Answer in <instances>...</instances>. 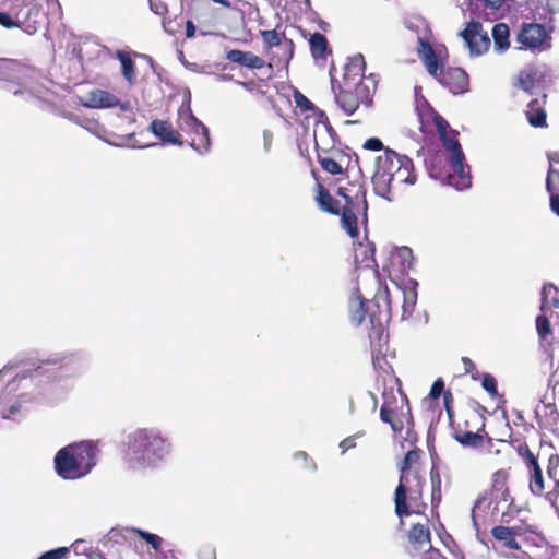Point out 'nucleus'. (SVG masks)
Wrapping results in <instances>:
<instances>
[{
	"label": "nucleus",
	"mask_w": 559,
	"mask_h": 559,
	"mask_svg": "<svg viewBox=\"0 0 559 559\" xmlns=\"http://www.w3.org/2000/svg\"><path fill=\"white\" fill-rule=\"evenodd\" d=\"M431 481H432V503L437 504L441 501V479L435 469H431Z\"/></svg>",
	"instance_id": "44"
},
{
	"label": "nucleus",
	"mask_w": 559,
	"mask_h": 559,
	"mask_svg": "<svg viewBox=\"0 0 559 559\" xmlns=\"http://www.w3.org/2000/svg\"><path fill=\"white\" fill-rule=\"evenodd\" d=\"M55 471L59 477L75 480L91 473L97 462V449L91 441L69 444L55 456Z\"/></svg>",
	"instance_id": "3"
},
{
	"label": "nucleus",
	"mask_w": 559,
	"mask_h": 559,
	"mask_svg": "<svg viewBox=\"0 0 559 559\" xmlns=\"http://www.w3.org/2000/svg\"><path fill=\"white\" fill-rule=\"evenodd\" d=\"M414 165L406 155L385 148L376 159L372 175L374 193L388 201H393L391 191L394 183L414 185L416 176L413 174Z\"/></svg>",
	"instance_id": "2"
},
{
	"label": "nucleus",
	"mask_w": 559,
	"mask_h": 559,
	"mask_svg": "<svg viewBox=\"0 0 559 559\" xmlns=\"http://www.w3.org/2000/svg\"><path fill=\"white\" fill-rule=\"evenodd\" d=\"M226 59L249 69H261L265 64L264 60L259 56L250 51H242L238 49L229 50L226 55Z\"/></svg>",
	"instance_id": "22"
},
{
	"label": "nucleus",
	"mask_w": 559,
	"mask_h": 559,
	"mask_svg": "<svg viewBox=\"0 0 559 559\" xmlns=\"http://www.w3.org/2000/svg\"><path fill=\"white\" fill-rule=\"evenodd\" d=\"M199 559H216L215 549L211 546H204L200 548L198 552Z\"/></svg>",
	"instance_id": "55"
},
{
	"label": "nucleus",
	"mask_w": 559,
	"mask_h": 559,
	"mask_svg": "<svg viewBox=\"0 0 559 559\" xmlns=\"http://www.w3.org/2000/svg\"><path fill=\"white\" fill-rule=\"evenodd\" d=\"M464 45L468 48L471 56H480L490 46V38L483 32L481 24L472 19L464 31L460 33Z\"/></svg>",
	"instance_id": "14"
},
{
	"label": "nucleus",
	"mask_w": 559,
	"mask_h": 559,
	"mask_svg": "<svg viewBox=\"0 0 559 559\" xmlns=\"http://www.w3.org/2000/svg\"><path fill=\"white\" fill-rule=\"evenodd\" d=\"M263 138V151L265 154H269L273 144V132L270 130H263L262 132Z\"/></svg>",
	"instance_id": "53"
},
{
	"label": "nucleus",
	"mask_w": 559,
	"mask_h": 559,
	"mask_svg": "<svg viewBox=\"0 0 559 559\" xmlns=\"http://www.w3.org/2000/svg\"><path fill=\"white\" fill-rule=\"evenodd\" d=\"M491 534L504 547H507L509 549H514V550L520 549V545L518 544L515 538H513V533L511 530H509L508 526H502V525L495 526L491 530Z\"/></svg>",
	"instance_id": "31"
},
{
	"label": "nucleus",
	"mask_w": 559,
	"mask_h": 559,
	"mask_svg": "<svg viewBox=\"0 0 559 559\" xmlns=\"http://www.w3.org/2000/svg\"><path fill=\"white\" fill-rule=\"evenodd\" d=\"M462 362L466 372H472L476 368L475 364L468 357H463Z\"/></svg>",
	"instance_id": "62"
},
{
	"label": "nucleus",
	"mask_w": 559,
	"mask_h": 559,
	"mask_svg": "<svg viewBox=\"0 0 559 559\" xmlns=\"http://www.w3.org/2000/svg\"><path fill=\"white\" fill-rule=\"evenodd\" d=\"M536 330H537L538 336L542 340H547V337L549 335H551V326H550V322L547 317L538 316L536 318Z\"/></svg>",
	"instance_id": "42"
},
{
	"label": "nucleus",
	"mask_w": 559,
	"mask_h": 559,
	"mask_svg": "<svg viewBox=\"0 0 559 559\" xmlns=\"http://www.w3.org/2000/svg\"><path fill=\"white\" fill-rule=\"evenodd\" d=\"M546 95L542 99L535 98L527 104L525 111L527 120L532 127L539 128L546 126V111L544 109Z\"/></svg>",
	"instance_id": "26"
},
{
	"label": "nucleus",
	"mask_w": 559,
	"mask_h": 559,
	"mask_svg": "<svg viewBox=\"0 0 559 559\" xmlns=\"http://www.w3.org/2000/svg\"><path fill=\"white\" fill-rule=\"evenodd\" d=\"M455 439L464 447L478 448L483 443V437L477 432L465 431L456 433Z\"/></svg>",
	"instance_id": "38"
},
{
	"label": "nucleus",
	"mask_w": 559,
	"mask_h": 559,
	"mask_svg": "<svg viewBox=\"0 0 559 559\" xmlns=\"http://www.w3.org/2000/svg\"><path fill=\"white\" fill-rule=\"evenodd\" d=\"M70 120L97 136H100V132L104 131V128L94 119L81 118L76 115H70Z\"/></svg>",
	"instance_id": "35"
},
{
	"label": "nucleus",
	"mask_w": 559,
	"mask_h": 559,
	"mask_svg": "<svg viewBox=\"0 0 559 559\" xmlns=\"http://www.w3.org/2000/svg\"><path fill=\"white\" fill-rule=\"evenodd\" d=\"M559 467V454H551L548 459L547 475L551 479H557V469Z\"/></svg>",
	"instance_id": "47"
},
{
	"label": "nucleus",
	"mask_w": 559,
	"mask_h": 559,
	"mask_svg": "<svg viewBox=\"0 0 559 559\" xmlns=\"http://www.w3.org/2000/svg\"><path fill=\"white\" fill-rule=\"evenodd\" d=\"M550 206L551 210L559 216V194H554V191L550 192Z\"/></svg>",
	"instance_id": "60"
},
{
	"label": "nucleus",
	"mask_w": 559,
	"mask_h": 559,
	"mask_svg": "<svg viewBox=\"0 0 559 559\" xmlns=\"http://www.w3.org/2000/svg\"><path fill=\"white\" fill-rule=\"evenodd\" d=\"M551 292H555V296L551 297L550 304L554 308H559V289L552 284H546L542 288V302H540V311H545L547 308V300Z\"/></svg>",
	"instance_id": "36"
},
{
	"label": "nucleus",
	"mask_w": 559,
	"mask_h": 559,
	"mask_svg": "<svg viewBox=\"0 0 559 559\" xmlns=\"http://www.w3.org/2000/svg\"><path fill=\"white\" fill-rule=\"evenodd\" d=\"M195 34V26L192 21H188L186 24V36L192 38Z\"/></svg>",
	"instance_id": "61"
},
{
	"label": "nucleus",
	"mask_w": 559,
	"mask_h": 559,
	"mask_svg": "<svg viewBox=\"0 0 559 559\" xmlns=\"http://www.w3.org/2000/svg\"><path fill=\"white\" fill-rule=\"evenodd\" d=\"M436 126L441 136L443 146L449 151V164L451 173L448 175V183L457 190H464L471 187L472 176L469 166L465 163V155L461 144L453 136L447 134L448 122L441 117L436 118Z\"/></svg>",
	"instance_id": "5"
},
{
	"label": "nucleus",
	"mask_w": 559,
	"mask_h": 559,
	"mask_svg": "<svg viewBox=\"0 0 559 559\" xmlns=\"http://www.w3.org/2000/svg\"><path fill=\"white\" fill-rule=\"evenodd\" d=\"M481 386L484 388L485 391H487L489 393L490 396L493 397V396L498 395L497 381L491 374H489V373L484 374L483 381H481Z\"/></svg>",
	"instance_id": "45"
},
{
	"label": "nucleus",
	"mask_w": 559,
	"mask_h": 559,
	"mask_svg": "<svg viewBox=\"0 0 559 559\" xmlns=\"http://www.w3.org/2000/svg\"><path fill=\"white\" fill-rule=\"evenodd\" d=\"M0 79L7 81L17 80V84L23 87L14 90V95L27 94L35 98H43L47 88L38 82H34V73L27 69L21 68L12 61H0Z\"/></svg>",
	"instance_id": "7"
},
{
	"label": "nucleus",
	"mask_w": 559,
	"mask_h": 559,
	"mask_svg": "<svg viewBox=\"0 0 559 559\" xmlns=\"http://www.w3.org/2000/svg\"><path fill=\"white\" fill-rule=\"evenodd\" d=\"M67 547H59L43 554L38 559H62L68 554Z\"/></svg>",
	"instance_id": "49"
},
{
	"label": "nucleus",
	"mask_w": 559,
	"mask_h": 559,
	"mask_svg": "<svg viewBox=\"0 0 559 559\" xmlns=\"http://www.w3.org/2000/svg\"><path fill=\"white\" fill-rule=\"evenodd\" d=\"M523 461L525 463L526 468L528 469V473L535 472L536 469H540L537 457L534 455V453H531L530 456H527Z\"/></svg>",
	"instance_id": "56"
},
{
	"label": "nucleus",
	"mask_w": 559,
	"mask_h": 559,
	"mask_svg": "<svg viewBox=\"0 0 559 559\" xmlns=\"http://www.w3.org/2000/svg\"><path fill=\"white\" fill-rule=\"evenodd\" d=\"M12 11L13 15L9 12L0 11V25L9 29L14 27L21 28V24L17 23V12L16 9H14V4L12 5Z\"/></svg>",
	"instance_id": "41"
},
{
	"label": "nucleus",
	"mask_w": 559,
	"mask_h": 559,
	"mask_svg": "<svg viewBox=\"0 0 559 559\" xmlns=\"http://www.w3.org/2000/svg\"><path fill=\"white\" fill-rule=\"evenodd\" d=\"M364 150L370 151H381L383 148V144L378 138H370L364 144Z\"/></svg>",
	"instance_id": "54"
},
{
	"label": "nucleus",
	"mask_w": 559,
	"mask_h": 559,
	"mask_svg": "<svg viewBox=\"0 0 559 559\" xmlns=\"http://www.w3.org/2000/svg\"><path fill=\"white\" fill-rule=\"evenodd\" d=\"M319 163L325 171H328L332 175H338L342 173L341 165L333 158L322 157L319 155Z\"/></svg>",
	"instance_id": "43"
},
{
	"label": "nucleus",
	"mask_w": 559,
	"mask_h": 559,
	"mask_svg": "<svg viewBox=\"0 0 559 559\" xmlns=\"http://www.w3.org/2000/svg\"><path fill=\"white\" fill-rule=\"evenodd\" d=\"M21 405L19 403H14L10 406L9 413L3 414V418H11L14 414H16L20 409Z\"/></svg>",
	"instance_id": "64"
},
{
	"label": "nucleus",
	"mask_w": 559,
	"mask_h": 559,
	"mask_svg": "<svg viewBox=\"0 0 559 559\" xmlns=\"http://www.w3.org/2000/svg\"><path fill=\"white\" fill-rule=\"evenodd\" d=\"M178 127L181 131L192 134L190 146L200 154L210 150L211 140L209 129L198 120L189 107H181L178 110Z\"/></svg>",
	"instance_id": "9"
},
{
	"label": "nucleus",
	"mask_w": 559,
	"mask_h": 559,
	"mask_svg": "<svg viewBox=\"0 0 559 559\" xmlns=\"http://www.w3.org/2000/svg\"><path fill=\"white\" fill-rule=\"evenodd\" d=\"M332 90L335 103L347 116H352L360 104L369 105L371 103L370 90L366 83L346 82V84L340 87L337 93L334 80H332Z\"/></svg>",
	"instance_id": "8"
},
{
	"label": "nucleus",
	"mask_w": 559,
	"mask_h": 559,
	"mask_svg": "<svg viewBox=\"0 0 559 559\" xmlns=\"http://www.w3.org/2000/svg\"><path fill=\"white\" fill-rule=\"evenodd\" d=\"M530 490L535 496H542L545 490L542 469L530 473Z\"/></svg>",
	"instance_id": "39"
},
{
	"label": "nucleus",
	"mask_w": 559,
	"mask_h": 559,
	"mask_svg": "<svg viewBox=\"0 0 559 559\" xmlns=\"http://www.w3.org/2000/svg\"><path fill=\"white\" fill-rule=\"evenodd\" d=\"M173 451L171 439L157 427L136 428L123 441V460L135 471L160 468Z\"/></svg>",
	"instance_id": "1"
},
{
	"label": "nucleus",
	"mask_w": 559,
	"mask_h": 559,
	"mask_svg": "<svg viewBox=\"0 0 559 559\" xmlns=\"http://www.w3.org/2000/svg\"><path fill=\"white\" fill-rule=\"evenodd\" d=\"M148 130L159 140L169 144L182 145L180 134L175 131L171 123L165 120H154L148 127Z\"/></svg>",
	"instance_id": "19"
},
{
	"label": "nucleus",
	"mask_w": 559,
	"mask_h": 559,
	"mask_svg": "<svg viewBox=\"0 0 559 559\" xmlns=\"http://www.w3.org/2000/svg\"><path fill=\"white\" fill-rule=\"evenodd\" d=\"M545 498L552 507L556 508L557 514L559 516V489L554 487L552 490L545 495Z\"/></svg>",
	"instance_id": "51"
},
{
	"label": "nucleus",
	"mask_w": 559,
	"mask_h": 559,
	"mask_svg": "<svg viewBox=\"0 0 559 559\" xmlns=\"http://www.w3.org/2000/svg\"><path fill=\"white\" fill-rule=\"evenodd\" d=\"M310 49L314 59H325L328 52V39L320 33H314L310 37Z\"/></svg>",
	"instance_id": "33"
},
{
	"label": "nucleus",
	"mask_w": 559,
	"mask_h": 559,
	"mask_svg": "<svg viewBox=\"0 0 559 559\" xmlns=\"http://www.w3.org/2000/svg\"><path fill=\"white\" fill-rule=\"evenodd\" d=\"M418 55L423 60L428 73L436 75L439 68L437 53L429 43H426L421 38H418Z\"/></svg>",
	"instance_id": "27"
},
{
	"label": "nucleus",
	"mask_w": 559,
	"mask_h": 559,
	"mask_svg": "<svg viewBox=\"0 0 559 559\" xmlns=\"http://www.w3.org/2000/svg\"><path fill=\"white\" fill-rule=\"evenodd\" d=\"M550 168L548 171L546 187L549 192L555 190V182L559 180V170L555 169L554 165H559V153H552L548 155Z\"/></svg>",
	"instance_id": "37"
},
{
	"label": "nucleus",
	"mask_w": 559,
	"mask_h": 559,
	"mask_svg": "<svg viewBox=\"0 0 559 559\" xmlns=\"http://www.w3.org/2000/svg\"><path fill=\"white\" fill-rule=\"evenodd\" d=\"M261 36L269 48H280L286 61L293 57V41L287 38H282L276 31H261Z\"/></svg>",
	"instance_id": "23"
},
{
	"label": "nucleus",
	"mask_w": 559,
	"mask_h": 559,
	"mask_svg": "<svg viewBox=\"0 0 559 559\" xmlns=\"http://www.w3.org/2000/svg\"><path fill=\"white\" fill-rule=\"evenodd\" d=\"M365 68L366 62L362 55L358 53L350 58L344 69L343 84H346V82L364 83Z\"/></svg>",
	"instance_id": "24"
},
{
	"label": "nucleus",
	"mask_w": 559,
	"mask_h": 559,
	"mask_svg": "<svg viewBox=\"0 0 559 559\" xmlns=\"http://www.w3.org/2000/svg\"><path fill=\"white\" fill-rule=\"evenodd\" d=\"M397 255H399V258H401L404 269H406V267L409 269L412 266L413 252L409 248H407V247L400 248L397 251Z\"/></svg>",
	"instance_id": "48"
},
{
	"label": "nucleus",
	"mask_w": 559,
	"mask_h": 559,
	"mask_svg": "<svg viewBox=\"0 0 559 559\" xmlns=\"http://www.w3.org/2000/svg\"><path fill=\"white\" fill-rule=\"evenodd\" d=\"M45 5L49 13L60 15L61 5L58 0H20L14 3L17 23L25 33L33 35L46 24L48 12Z\"/></svg>",
	"instance_id": "6"
},
{
	"label": "nucleus",
	"mask_w": 559,
	"mask_h": 559,
	"mask_svg": "<svg viewBox=\"0 0 559 559\" xmlns=\"http://www.w3.org/2000/svg\"><path fill=\"white\" fill-rule=\"evenodd\" d=\"M547 38L546 29L543 25L536 23L524 24L518 35V43L521 48L543 49Z\"/></svg>",
	"instance_id": "16"
},
{
	"label": "nucleus",
	"mask_w": 559,
	"mask_h": 559,
	"mask_svg": "<svg viewBox=\"0 0 559 559\" xmlns=\"http://www.w3.org/2000/svg\"><path fill=\"white\" fill-rule=\"evenodd\" d=\"M157 556L158 558L160 559H175L176 556H175V551L174 550H167V551H164V550H159L157 552Z\"/></svg>",
	"instance_id": "63"
},
{
	"label": "nucleus",
	"mask_w": 559,
	"mask_h": 559,
	"mask_svg": "<svg viewBox=\"0 0 559 559\" xmlns=\"http://www.w3.org/2000/svg\"><path fill=\"white\" fill-rule=\"evenodd\" d=\"M543 71L537 67L523 70L519 75V85L526 92H532L540 83Z\"/></svg>",
	"instance_id": "28"
},
{
	"label": "nucleus",
	"mask_w": 559,
	"mask_h": 559,
	"mask_svg": "<svg viewBox=\"0 0 559 559\" xmlns=\"http://www.w3.org/2000/svg\"><path fill=\"white\" fill-rule=\"evenodd\" d=\"M127 534L129 533H135L138 534L142 539H144L156 552H158L162 549L163 545V538L156 534L140 530V528H133V530H126Z\"/></svg>",
	"instance_id": "34"
},
{
	"label": "nucleus",
	"mask_w": 559,
	"mask_h": 559,
	"mask_svg": "<svg viewBox=\"0 0 559 559\" xmlns=\"http://www.w3.org/2000/svg\"><path fill=\"white\" fill-rule=\"evenodd\" d=\"M417 282L416 281H408L407 284H405L404 288L401 289L397 287L396 293L399 297L403 298V305H402V319L409 318L416 307L417 302Z\"/></svg>",
	"instance_id": "20"
},
{
	"label": "nucleus",
	"mask_w": 559,
	"mask_h": 559,
	"mask_svg": "<svg viewBox=\"0 0 559 559\" xmlns=\"http://www.w3.org/2000/svg\"><path fill=\"white\" fill-rule=\"evenodd\" d=\"M504 480H506V472L497 471L493 474V487L492 488H499L500 481L503 484Z\"/></svg>",
	"instance_id": "59"
},
{
	"label": "nucleus",
	"mask_w": 559,
	"mask_h": 559,
	"mask_svg": "<svg viewBox=\"0 0 559 559\" xmlns=\"http://www.w3.org/2000/svg\"><path fill=\"white\" fill-rule=\"evenodd\" d=\"M404 488H405V492L403 496V500L401 501V506H400V500L397 499V488L395 489V495H394L395 512L400 518H403V516L409 514L408 507L406 503L407 495H409L411 498H418L421 496V489H423L421 477L417 473L409 474L408 481L406 483V485H404Z\"/></svg>",
	"instance_id": "17"
},
{
	"label": "nucleus",
	"mask_w": 559,
	"mask_h": 559,
	"mask_svg": "<svg viewBox=\"0 0 559 559\" xmlns=\"http://www.w3.org/2000/svg\"><path fill=\"white\" fill-rule=\"evenodd\" d=\"M516 453L520 457H522L523 460H525L527 456H530L531 453H533L530 448L527 447L526 443H523V444H520L518 448H516Z\"/></svg>",
	"instance_id": "58"
},
{
	"label": "nucleus",
	"mask_w": 559,
	"mask_h": 559,
	"mask_svg": "<svg viewBox=\"0 0 559 559\" xmlns=\"http://www.w3.org/2000/svg\"><path fill=\"white\" fill-rule=\"evenodd\" d=\"M443 389H444V382L442 381V379H438L433 382L431 389H430V393H429V396L433 400L440 397V395L443 392Z\"/></svg>",
	"instance_id": "52"
},
{
	"label": "nucleus",
	"mask_w": 559,
	"mask_h": 559,
	"mask_svg": "<svg viewBox=\"0 0 559 559\" xmlns=\"http://www.w3.org/2000/svg\"><path fill=\"white\" fill-rule=\"evenodd\" d=\"M362 436V433H357L355 436H350V437H347L346 439H344L341 443H340V447L343 449V453L345 451H347L348 449H352V448H355L356 447V438L357 437H360Z\"/></svg>",
	"instance_id": "57"
},
{
	"label": "nucleus",
	"mask_w": 559,
	"mask_h": 559,
	"mask_svg": "<svg viewBox=\"0 0 559 559\" xmlns=\"http://www.w3.org/2000/svg\"><path fill=\"white\" fill-rule=\"evenodd\" d=\"M509 1L510 0H456V4L464 13L468 11L471 19L480 17L483 13L488 20H496L506 11Z\"/></svg>",
	"instance_id": "12"
},
{
	"label": "nucleus",
	"mask_w": 559,
	"mask_h": 559,
	"mask_svg": "<svg viewBox=\"0 0 559 559\" xmlns=\"http://www.w3.org/2000/svg\"><path fill=\"white\" fill-rule=\"evenodd\" d=\"M348 311L350 321L355 325H360L368 317L372 328H382L391 317V295L388 288L379 289L369 301L356 288L349 297Z\"/></svg>",
	"instance_id": "4"
},
{
	"label": "nucleus",
	"mask_w": 559,
	"mask_h": 559,
	"mask_svg": "<svg viewBox=\"0 0 559 559\" xmlns=\"http://www.w3.org/2000/svg\"><path fill=\"white\" fill-rule=\"evenodd\" d=\"M150 9L157 15H165L168 12L167 4L162 0H148Z\"/></svg>",
	"instance_id": "50"
},
{
	"label": "nucleus",
	"mask_w": 559,
	"mask_h": 559,
	"mask_svg": "<svg viewBox=\"0 0 559 559\" xmlns=\"http://www.w3.org/2000/svg\"><path fill=\"white\" fill-rule=\"evenodd\" d=\"M509 27L504 23L496 24L492 27V37H493V44L495 49L499 52L504 51L509 46Z\"/></svg>",
	"instance_id": "30"
},
{
	"label": "nucleus",
	"mask_w": 559,
	"mask_h": 559,
	"mask_svg": "<svg viewBox=\"0 0 559 559\" xmlns=\"http://www.w3.org/2000/svg\"><path fill=\"white\" fill-rule=\"evenodd\" d=\"M116 57L121 63L122 76L129 85H134L136 83V71L133 60L128 52L122 50H118L116 52Z\"/></svg>",
	"instance_id": "29"
},
{
	"label": "nucleus",
	"mask_w": 559,
	"mask_h": 559,
	"mask_svg": "<svg viewBox=\"0 0 559 559\" xmlns=\"http://www.w3.org/2000/svg\"><path fill=\"white\" fill-rule=\"evenodd\" d=\"M419 450L408 451L400 465L401 476L397 485V499L400 502L403 500L405 492L404 485L408 481V475L412 474L411 466L419 460Z\"/></svg>",
	"instance_id": "25"
},
{
	"label": "nucleus",
	"mask_w": 559,
	"mask_h": 559,
	"mask_svg": "<svg viewBox=\"0 0 559 559\" xmlns=\"http://www.w3.org/2000/svg\"><path fill=\"white\" fill-rule=\"evenodd\" d=\"M118 104L119 99L114 94L103 90L91 91L83 103L88 108H111Z\"/></svg>",
	"instance_id": "21"
},
{
	"label": "nucleus",
	"mask_w": 559,
	"mask_h": 559,
	"mask_svg": "<svg viewBox=\"0 0 559 559\" xmlns=\"http://www.w3.org/2000/svg\"><path fill=\"white\" fill-rule=\"evenodd\" d=\"M55 365H59L60 369H64L70 374H80L88 366V356L83 350H76L64 354L53 359Z\"/></svg>",
	"instance_id": "18"
},
{
	"label": "nucleus",
	"mask_w": 559,
	"mask_h": 559,
	"mask_svg": "<svg viewBox=\"0 0 559 559\" xmlns=\"http://www.w3.org/2000/svg\"><path fill=\"white\" fill-rule=\"evenodd\" d=\"M340 194L343 195L346 200V205L343 207L342 211V227L352 238H356L359 234V230L357 227V216L353 209L355 206H357L358 209L359 205H361L364 214L366 215L368 209L366 200V190L361 186H359L355 194V201L352 197L343 193L342 189L340 190Z\"/></svg>",
	"instance_id": "11"
},
{
	"label": "nucleus",
	"mask_w": 559,
	"mask_h": 559,
	"mask_svg": "<svg viewBox=\"0 0 559 559\" xmlns=\"http://www.w3.org/2000/svg\"><path fill=\"white\" fill-rule=\"evenodd\" d=\"M336 133L329 122L324 111L318 110L317 121L313 128L316 147L328 151L334 147Z\"/></svg>",
	"instance_id": "15"
},
{
	"label": "nucleus",
	"mask_w": 559,
	"mask_h": 559,
	"mask_svg": "<svg viewBox=\"0 0 559 559\" xmlns=\"http://www.w3.org/2000/svg\"><path fill=\"white\" fill-rule=\"evenodd\" d=\"M295 102L300 109L313 110L317 112L319 110L305 95L299 92L295 94Z\"/></svg>",
	"instance_id": "46"
},
{
	"label": "nucleus",
	"mask_w": 559,
	"mask_h": 559,
	"mask_svg": "<svg viewBox=\"0 0 559 559\" xmlns=\"http://www.w3.org/2000/svg\"><path fill=\"white\" fill-rule=\"evenodd\" d=\"M317 201L319 203V206L324 212L331 213V214H338L340 213V201L334 199L329 191L324 190L323 188L320 189L319 194L317 197Z\"/></svg>",
	"instance_id": "32"
},
{
	"label": "nucleus",
	"mask_w": 559,
	"mask_h": 559,
	"mask_svg": "<svg viewBox=\"0 0 559 559\" xmlns=\"http://www.w3.org/2000/svg\"><path fill=\"white\" fill-rule=\"evenodd\" d=\"M493 502L495 506L492 508V513H498L502 507H511L513 500L508 488L501 485L499 488H492L489 496L485 492L477 498L472 509L473 525L476 530H478V518L480 516V512H485Z\"/></svg>",
	"instance_id": "10"
},
{
	"label": "nucleus",
	"mask_w": 559,
	"mask_h": 559,
	"mask_svg": "<svg viewBox=\"0 0 559 559\" xmlns=\"http://www.w3.org/2000/svg\"><path fill=\"white\" fill-rule=\"evenodd\" d=\"M392 408L390 407L389 403H384L382 406H381V409H380V418L383 423H388L391 425V428L393 429V431L397 432V431H401L403 429V425L402 423H397L395 420L392 419Z\"/></svg>",
	"instance_id": "40"
},
{
	"label": "nucleus",
	"mask_w": 559,
	"mask_h": 559,
	"mask_svg": "<svg viewBox=\"0 0 559 559\" xmlns=\"http://www.w3.org/2000/svg\"><path fill=\"white\" fill-rule=\"evenodd\" d=\"M432 76L453 95H461L469 90L468 75L462 68L439 67L437 74Z\"/></svg>",
	"instance_id": "13"
}]
</instances>
